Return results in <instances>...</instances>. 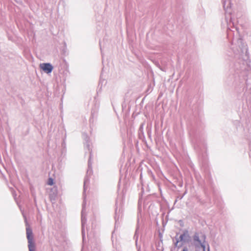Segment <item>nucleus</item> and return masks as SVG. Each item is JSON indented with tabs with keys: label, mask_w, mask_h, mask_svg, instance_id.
Instances as JSON below:
<instances>
[{
	"label": "nucleus",
	"mask_w": 251,
	"mask_h": 251,
	"mask_svg": "<svg viewBox=\"0 0 251 251\" xmlns=\"http://www.w3.org/2000/svg\"><path fill=\"white\" fill-rule=\"evenodd\" d=\"M189 235L187 230L183 231L178 239H176V242L174 243L175 247L178 246L179 242H185L189 238Z\"/></svg>",
	"instance_id": "f257e3e1"
},
{
	"label": "nucleus",
	"mask_w": 251,
	"mask_h": 251,
	"mask_svg": "<svg viewBox=\"0 0 251 251\" xmlns=\"http://www.w3.org/2000/svg\"><path fill=\"white\" fill-rule=\"evenodd\" d=\"M40 68L47 74L51 73L53 70L52 66L50 63H42L40 65Z\"/></svg>",
	"instance_id": "f03ea898"
},
{
	"label": "nucleus",
	"mask_w": 251,
	"mask_h": 251,
	"mask_svg": "<svg viewBox=\"0 0 251 251\" xmlns=\"http://www.w3.org/2000/svg\"><path fill=\"white\" fill-rule=\"evenodd\" d=\"M193 239H194V240L195 242H197L198 244L201 245V248H202L203 251H205V246H204V245H203L202 244L201 241L200 240L199 236L198 234H195V235L194 236Z\"/></svg>",
	"instance_id": "7ed1b4c3"
},
{
	"label": "nucleus",
	"mask_w": 251,
	"mask_h": 251,
	"mask_svg": "<svg viewBox=\"0 0 251 251\" xmlns=\"http://www.w3.org/2000/svg\"><path fill=\"white\" fill-rule=\"evenodd\" d=\"M28 247L29 251H35V247L34 243L28 244Z\"/></svg>",
	"instance_id": "20e7f679"
},
{
	"label": "nucleus",
	"mask_w": 251,
	"mask_h": 251,
	"mask_svg": "<svg viewBox=\"0 0 251 251\" xmlns=\"http://www.w3.org/2000/svg\"><path fill=\"white\" fill-rule=\"evenodd\" d=\"M27 239L28 240V244L34 243L32 234L27 235Z\"/></svg>",
	"instance_id": "39448f33"
},
{
	"label": "nucleus",
	"mask_w": 251,
	"mask_h": 251,
	"mask_svg": "<svg viewBox=\"0 0 251 251\" xmlns=\"http://www.w3.org/2000/svg\"><path fill=\"white\" fill-rule=\"evenodd\" d=\"M53 179L51 178H49L47 182L49 185L51 186L53 184Z\"/></svg>",
	"instance_id": "423d86ee"
},
{
	"label": "nucleus",
	"mask_w": 251,
	"mask_h": 251,
	"mask_svg": "<svg viewBox=\"0 0 251 251\" xmlns=\"http://www.w3.org/2000/svg\"><path fill=\"white\" fill-rule=\"evenodd\" d=\"M32 234V232L31 229L29 228H26V235Z\"/></svg>",
	"instance_id": "0eeeda50"
},
{
	"label": "nucleus",
	"mask_w": 251,
	"mask_h": 251,
	"mask_svg": "<svg viewBox=\"0 0 251 251\" xmlns=\"http://www.w3.org/2000/svg\"><path fill=\"white\" fill-rule=\"evenodd\" d=\"M182 251H188V249L186 247L183 248Z\"/></svg>",
	"instance_id": "6e6552de"
}]
</instances>
